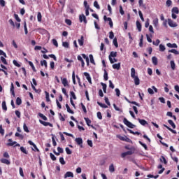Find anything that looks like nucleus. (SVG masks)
<instances>
[{"label": "nucleus", "instance_id": "nucleus-1", "mask_svg": "<svg viewBox=\"0 0 179 179\" xmlns=\"http://www.w3.org/2000/svg\"><path fill=\"white\" fill-rule=\"evenodd\" d=\"M123 122L126 127H128V128L134 129L136 127L135 124H132V122H129V120L126 117L124 118Z\"/></svg>", "mask_w": 179, "mask_h": 179}, {"label": "nucleus", "instance_id": "nucleus-2", "mask_svg": "<svg viewBox=\"0 0 179 179\" xmlns=\"http://www.w3.org/2000/svg\"><path fill=\"white\" fill-rule=\"evenodd\" d=\"M117 138L120 139V141H122L123 142H128L129 143H131L132 142V140L131 138L127 137V136H121V135H117Z\"/></svg>", "mask_w": 179, "mask_h": 179}, {"label": "nucleus", "instance_id": "nucleus-3", "mask_svg": "<svg viewBox=\"0 0 179 179\" xmlns=\"http://www.w3.org/2000/svg\"><path fill=\"white\" fill-rule=\"evenodd\" d=\"M134 153H135V151H134V150L131 149V150H129V151L122 152L121 154V157L122 159H124V157H127V156H131V155H134Z\"/></svg>", "mask_w": 179, "mask_h": 179}, {"label": "nucleus", "instance_id": "nucleus-4", "mask_svg": "<svg viewBox=\"0 0 179 179\" xmlns=\"http://www.w3.org/2000/svg\"><path fill=\"white\" fill-rule=\"evenodd\" d=\"M134 153H135V151H134V150L131 149V150H129V151L122 152L121 154V157L122 159H124V157H127V156H131V155H134Z\"/></svg>", "mask_w": 179, "mask_h": 179}, {"label": "nucleus", "instance_id": "nucleus-5", "mask_svg": "<svg viewBox=\"0 0 179 179\" xmlns=\"http://www.w3.org/2000/svg\"><path fill=\"white\" fill-rule=\"evenodd\" d=\"M8 142L9 143H7V146H13V145H15V146L20 147V144L17 143L16 141H12V138H9Z\"/></svg>", "mask_w": 179, "mask_h": 179}, {"label": "nucleus", "instance_id": "nucleus-6", "mask_svg": "<svg viewBox=\"0 0 179 179\" xmlns=\"http://www.w3.org/2000/svg\"><path fill=\"white\" fill-rule=\"evenodd\" d=\"M115 58L117 57V52H110V55H109V60L110 64H114V60H113V58Z\"/></svg>", "mask_w": 179, "mask_h": 179}, {"label": "nucleus", "instance_id": "nucleus-7", "mask_svg": "<svg viewBox=\"0 0 179 179\" xmlns=\"http://www.w3.org/2000/svg\"><path fill=\"white\" fill-rule=\"evenodd\" d=\"M103 20L105 22H107V21L109 22V26L110 29H113V20H111V17H107V15H104Z\"/></svg>", "mask_w": 179, "mask_h": 179}, {"label": "nucleus", "instance_id": "nucleus-8", "mask_svg": "<svg viewBox=\"0 0 179 179\" xmlns=\"http://www.w3.org/2000/svg\"><path fill=\"white\" fill-rule=\"evenodd\" d=\"M77 145H78L79 146H80V148H83V139H82V138L79 137V138H76L75 139Z\"/></svg>", "mask_w": 179, "mask_h": 179}, {"label": "nucleus", "instance_id": "nucleus-9", "mask_svg": "<svg viewBox=\"0 0 179 179\" xmlns=\"http://www.w3.org/2000/svg\"><path fill=\"white\" fill-rule=\"evenodd\" d=\"M168 24L170 27H177L178 26L176 22H174L171 19H168Z\"/></svg>", "mask_w": 179, "mask_h": 179}, {"label": "nucleus", "instance_id": "nucleus-10", "mask_svg": "<svg viewBox=\"0 0 179 179\" xmlns=\"http://www.w3.org/2000/svg\"><path fill=\"white\" fill-rule=\"evenodd\" d=\"M79 21L80 23H82V22H84L85 24L87 23V20H86V16H85L83 14L79 15Z\"/></svg>", "mask_w": 179, "mask_h": 179}, {"label": "nucleus", "instance_id": "nucleus-11", "mask_svg": "<svg viewBox=\"0 0 179 179\" xmlns=\"http://www.w3.org/2000/svg\"><path fill=\"white\" fill-rule=\"evenodd\" d=\"M39 122H40V124H42V125H43L44 127H50L51 128H52V127H53L52 124H51L48 122H44L41 120H39Z\"/></svg>", "mask_w": 179, "mask_h": 179}, {"label": "nucleus", "instance_id": "nucleus-12", "mask_svg": "<svg viewBox=\"0 0 179 179\" xmlns=\"http://www.w3.org/2000/svg\"><path fill=\"white\" fill-rule=\"evenodd\" d=\"M61 80L64 87H69V83H68V80L66 78H62V77H61Z\"/></svg>", "mask_w": 179, "mask_h": 179}, {"label": "nucleus", "instance_id": "nucleus-13", "mask_svg": "<svg viewBox=\"0 0 179 179\" xmlns=\"http://www.w3.org/2000/svg\"><path fill=\"white\" fill-rule=\"evenodd\" d=\"M84 76H85L87 80L89 82L90 85H92V77H90V74L87 72H85Z\"/></svg>", "mask_w": 179, "mask_h": 179}, {"label": "nucleus", "instance_id": "nucleus-14", "mask_svg": "<svg viewBox=\"0 0 179 179\" xmlns=\"http://www.w3.org/2000/svg\"><path fill=\"white\" fill-rule=\"evenodd\" d=\"M1 163H3V164H7L8 166H9V164H10V161H9V159H5V158H2L0 159Z\"/></svg>", "mask_w": 179, "mask_h": 179}, {"label": "nucleus", "instance_id": "nucleus-15", "mask_svg": "<svg viewBox=\"0 0 179 179\" xmlns=\"http://www.w3.org/2000/svg\"><path fill=\"white\" fill-rule=\"evenodd\" d=\"M69 177H71V178H73V173L71 171H68L64 174V178H68Z\"/></svg>", "mask_w": 179, "mask_h": 179}, {"label": "nucleus", "instance_id": "nucleus-16", "mask_svg": "<svg viewBox=\"0 0 179 179\" xmlns=\"http://www.w3.org/2000/svg\"><path fill=\"white\" fill-rule=\"evenodd\" d=\"M112 66L113 69H117V71H120V69H121V63L113 64Z\"/></svg>", "mask_w": 179, "mask_h": 179}, {"label": "nucleus", "instance_id": "nucleus-17", "mask_svg": "<svg viewBox=\"0 0 179 179\" xmlns=\"http://www.w3.org/2000/svg\"><path fill=\"white\" fill-rule=\"evenodd\" d=\"M157 169H161V170L159 171L158 174H163L164 170H166L165 168H163V165H162V164L158 165Z\"/></svg>", "mask_w": 179, "mask_h": 179}, {"label": "nucleus", "instance_id": "nucleus-18", "mask_svg": "<svg viewBox=\"0 0 179 179\" xmlns=\"http://www.w3.org/2000/svg\"><path fill=\"white\" fill-rule=\"evenodd\" d=\"M133 79H134V85H136V86H138V85L141 83V80H139V78L136 76L133 78Z\"/></svg>", "mask_w": 179, "mask_h": 179}, {"label": "nucleus", "instance_id": "nucleus-19", "mask_svg": "<svg viewBox=\"0 0 179 179\" xmlns=\"http://www.w3.org/2000/svg\"><path fill=\"white\" fill-rule=\"evenodd\" d=\"M136 24L138 31H142V24L139 21H136Z\"/></svg>", "mask_w": 179, "mask_h": 179}, {"label": "nucleus", "instance_id": "nucleus-20", "mask_svg": "<svg viewBox=\"0 0 179 179\" xmlns=\"http://www.w3.org/2000/svg\"><path fill=\"white\" fill-rule=\"evenodd\" d=\"M138 122H140L141 125H146L148 124V122H146V120H143V119H139L138 118Z\"/></svg>", "mask_w": 179, "mask_h": 179}, {"label": "nucleus", "instance_id": "nucleus-21", "mask_svg": "<svg viewBox=\"0 0 179 179\" xmlns=\"http://www.w3.org/2000/svg\"><path fill=\"white\" fill-rule=\"evenodd\" d=\"M167 47H169V48H177L178 46L176 44V43H167L166 44Z\"/></svg>", "mask_w": 179, "mask_h": 179}, {"label": "nucleus", "instance_id": "nucleus-22", "mask_svg": "<svg viewBox=\"0 0 179 179\" xmlns=\"http://www.w3.org/2000/svg\"><path fill=\"white\" fill-rule=\"evenodd\" d=\"M164 127L165 128H166V129H168L169 131H170L171 132H172V134H177V131L173 129H171V127H169V126L164 124Z\"/></svg>", "mask_w": 179, "mask_h": 179}, {"label": "nucleus", "instance_id": "nucleus-23", "mask_svg": "<svg viewBox=\"0 0 179 179\" xmlns=\"http://www.w3.org/2000/svg\"><path fill=\"white\" fill-rule=\"evenodd\" d=\"M135 73H136V72L135 71V69L134 68H131V76L132 79L134 78H136V76H135Z\"/></svg>", "mask_w": 179, "mask_h": 179}, {"label": "nucleus", "instance_id": "nucleus-24", "mask_svg": "<svg viewBox=\"0 0 179 179\" xmlns=\"http://www.w3.org/2000/svg\"><path fill=\"white\" fill-rule=\"evenodd\" d=\"M20 150H21L22 153H24V155H29V151H27L24 147H20Z\"/></svg>", "mask_w": 179, "mask_h": 179}, {"label": "nucleus", "instance_id": "nucleus-25", "mask_svg": "<svg viewBox=\"0 0 179 179\" xmlns=\"http://www.w3.org/2000/svg\"><path fill=\"white\" fill-rule=\"evenodd\" d=\"M79 45L82 46L83 45V43L85 41V38H83V36H81L80 38L78 40Z\"/></svg>", "mask_w": 179, "mask_h": 179}, {"label": "nucleus", "instance_id": "nucleus-26", "mask_svg": "<svg viewBox=\"0 0 179 179\" xmlns=\"http://www.w3.org/2000/svg\"><path fill=\"white\" fill-rule=\"evenodd\" d=\"M66 108L68 113H69L70 114H74L73 110H72L71 109V108L69 107V105H68V103L66 104Z\"/></svg>", "mask_w": 179, "mask_h": 179}, {"label": "nucleus", "instance_id": "nucleus-27", "mask_svg": "<svg viewBox=\"0 0 179 179\" xmlns=\"http://www.w3.org/2000/svg\"><path fill=\"white\" fill-rule=\"evenodd\" d=\"M2 109L4 110V111L8 110V107L6 106V101H3L1 103Z\"/></svg>", "mask_w": 179, "mask_h": 179}, {"label": "nucleus", "instance_id": "nucleus-28", "mask_svg": "<svg viewBox=\"0 0 179 179\" xmlns=\"http://www.w3.org/2000/svg\"><path fill=\"white\" fill-rule=\"evenodd\" d=\"M110 173H114L115 171V168H114V164H111L109 166Z\"/></svg>", "mask_w": 179, "mask_h": 179}, {"label": "nucleus", "instance_id": "nucleus-29", "mask_svg": "<svg viewBox=\"0 0 179 179\" xmlns=\"http://www.w3.org/2000/svg\"><path fill=\"white\" fill-rule=\"evenodd\" d=\"M127 131L130 133L132 134V135H141V133L139 131H134L131 129H128Z\"/></svg>", "mask_w": 179, "mask_h": 179}, {"label": "nucleus", "instance_id": "nucleus-30", "mask_svg": "<svg viewBox=\"0 0 179 179\" xmlns=\"http://www.w3.org/2000/svg\"><path fill=\"white\" fill-rule=\"evenodd\" d=\"M103 79L104 80H108V73H107V71L106 69H104Z\"/></svg>", "mask_w": 179, "mask_h": 179}, {"label": "nucleus", "instance_id": "nucleus-31", "mask_svg": "<svg viewBox=\"0 0 179 179\" xmlns=\"http://www.w3.org/2000/svg\"><path fill=\"white\" fill-rule=\"evenodd\" d=\"M153 25L155 26V27H157L158 24H159V19L158 18H155L152 21Z\"/></svg>", "mask_w": 179, "mask_h": 179}, {"label": "nucleus", "instance_id": "nucleus-32", "mask_svg": "<svg viewBox=\"0 0 179 179\" xmlns=\"http://www.w3.org/2000/svg\"><path fill=\"white\" fill-rule=\"evenodd\" d=\"M172 13H176V15H178L179 13L178 7H173L172 8Z\"/></svg>", "mask_w": 179, "mask_h": 179}, {"label": "nucleus", "instance_id": "nucleus-33", "mask_svg": "<svg viewBox=\"0 0 179 179\" xmlns=\"http://www.w3.org/2000/svg\"><path fill=\"white\" fill-rule=\"evenodd\" d=\"M152 61L153 65H155V66L157 65V64H158L157 57H152Z\"/></svg>", "mask_w": 179, "mask_h": 179}, {"label": "nucleus", "instance_id": "nucleus-34", "mask_svg": "<svg viewBox=\"0 0 179 179\" xmlns=\"http://www.w3.org/2000/svg\"><path fill=\"white\" fill-rule=\"evenodd\" d=\"M38 116L41 117V118H42V120H43V121H47L48 120V118H47L46 117H45V115H44L43 113H38Z\"/></svg>", "mask_w": 179, "mask_h": 179}, {"label": "nucleus", "instance_id": "nucleus-35", "mask_svg": "<svg viewBox=\"0 0 179 179\" xmlns=\"http://www.w3.org/2000/svg\"><path fill=\"white\" fill-rule=\"evenodd\" d=\"M97 104H98V106H99L102 108H108V106L107 105H106L104 103H102L101 102H99V101H97Z\"/></svg>", "mask_w": 179, "mask_h": 179}, {"label": "nucleus", "instance_id": "nucleus-36", "mask_svg": "<svg viewBox=\"0 0 179 179\" xmlns=\"http://www.w3.org/2000/svg\"><path fill=\"white\" fill-rule=\"evenodd\" d=\"M101 85L103 87V92L107 93V85L103 83H101Z\"/></svg>", "mask_w": 179, "mask_h": 179}, {"label": "nucleus", "instance_id": "nucleus-37", "mask_svg": "<svg viewBox=\"0 0 179 179\" xmlns=\"http://www.w3.org/2000/svg\"><path fill=\"white\" fill-rule=\"evenodd\" d=\"M82 57L84 59H85L86 62H87V65L89 66V57H87L86 55L85 54H82Z\"/></svg>", "mask_w": 179, "mask_h": 179}, {"label": "nucleus", "instance_id": "nucleus-38", "mask_svg": "<svg viewBox=\"0 0 179 179\" xmlns=\"http://www.w3.org/2000/svg\"><path fill=\"white\" fill-rule=\"evenodd\" d=\"M41 66H45V69H47L48 64H47V61L46 60L41 61Z\"/></svg>", "mask_w": 179, "mask_h": 179}, {"label": "nucleus", "instance_id": "nucleus-39", "mask_svg": "<svg viewBox=\"0 0 179 179\" xmlns=\"http://www.w3.org/2000/svg\"><path fill=\"white\" fill-rule=\"evenodd\" d=\"M168 122H169V124L170 125H171V127H172V128H173V129H176V124H174V122H173V120H168Z\"/></svg>", "mask_w": 179, "mask_h": 179}, {"label": "nucleus", "instance_id": "nucleus-40", "mask_svg": "<svg viewBox=\"0 0 179 179\" xmlns=\"http://www.w3.org/2000/svg\"><path fill=\"white\" fill-rule=\"evenodd\" d=\"M84 120L86 122L87 125H88V127H90V124H92V120H90L89 117H85Z\"/></svg>", "mask_w": 179, "mask_h": 179}, {"label": "nucleus", "instance_id": "nucleus-41", "mask_svg": "<svg viewBox=\"0 0 179 179\" xmlns=\"http://www.w3.org/2000/svg\"><path fill=\"white\" fill-rule=\"evenodd\" d=\"M169 52H172L173 54H175V55H178L179 54V52L176 49L169 50Z\"/></svg>", "mask_w": 179, "mask_h": 179}, {"label": "nucleus", "instance_id": "nucleus-42", "mask_svg": "<svg viewBox=\"0 0 179 179\" xmlns=\"http://www.w3.org/2000/svg\"><path fill=\"white\" fill-rule=\"evenodd\" d=\"M171 68L173 71L176 70V63L174 62L173 60L171 61Z\"/></svg>", "mask_w": 179, "mask_h": 179}, {"label": "nucleus", "instance_id": "nucleus-43", "mask_svg": "<svg viewBox=\"0 0 179 179\" xmlns=\"http://www.w3.org/2000/svg\"><path fill=\"white\" fill-rule=\"evenodd\" d=\"M160 162L162 163H164V164H167V160L166 159V157H164V156L161 157Z\"/></svg>", "mask_w": 179, "mask_h": 179}, {"label": "nucleus", "instance_id": "nucleus-44", "mask_svg": "<svg viewBox=\"0 0 179 179\" xmlns=\"http://www.w3.org/2000/svg\"><path fill=\"white\" fill-rule=\"evenodd\" d=\"M83 111L84 113V114H87V110H86V106H85V105L83 104V103H80Z\"/></svg>", "mask_w": 179, "mask_h": 179}, {"label": "nucleus", "instance_id": "nucleus-45", "mask_svg": "<svg viewBox=\"0 0 179 179\" xmlns=\"http://www.w3.org/2000/svg\"><path fill=\"white\" fill-rule=\"evenodd\" d=\"M70 96L71 99H73V100H76V95L75 94V92H73V91L70 92Z\"/></svg>", "mask_w": 179, "mask_h": 179}, {"label": "nucleus", "instance_id": "nucleus-46", "mask_svg": "<svg viewBox=\"0 0 179 179\" xmlns=\"http://www.w3.org/2000/svg\"><path fill=\"white\" fill-rule=\"evenodd\" d=\"M159 51H161L162 52L164 51H166V47L164 46V45H163V44L159 45Z\"/></svg>", "mask_w": 179, "mask_h": 179}, {"label": "nucleus", "instance_id": "nucleus-47", "mask_svg": "<svg viewBox=\"0 0 179 179\" xmlns=\"http://www.w3.org/2000/svg\"><path fill=\"white\" fill-rule=\"evenodd\" d=\"M45 99H46V101H51V100L50 99V93H48L47 91L45 92Z\"/></svg>", "mask_w": 179, "mask_h": 179}, {"label": "nucleus", "instance_id": "nucleus-48", "mask_svg": "<svg viewBox=\"0 0 179 179\" xmlns=\"http://www.w3.org/2000/svg\"><path fill=\"white\" fill-rule=\"evenodd\" d=\"M113 44L115 45V47H116V48H118V42L117 41V38H114Z\"/></svg>", "mask_w": 179, "mask_h": 179}, {"label": "nucleus", "instance_id": "nucleus-49", "mask_svg": "<svg viewBox=\"0 0 179 179\" xmlns=\"http://www.w3.org/2000/svg\"><path fill=\"white\" fill-rule=\"evenodd\" d=\"M1 61L4 64V65H8V62L6 61V59L3 57V56H1Z\"/></svg>", "mask_w": 179, "mask_h": 179}, {"label": "nucleus", "instance_id": "nucleus-50", "mask_svg": "<svg viewBox=\"0 0 179 179\" xmlns=\"http://www.w3.org/2000/svg\"><path fill=\"white\" fill-rule=\"evenodd\" d=\"M90 60L91 64H93L94 65H96V63L94 62V59L93 58V55H90Z\"/></svg>", "mask_w": 179, "mask_h": 179}, {"label": "nucleus", "instance_id": "nucleus-51", "mask_svg": "<svg viewBox=\"0 0 179 179\" xmlns=\"http://www.w3.org/2000/svg\"><path fill=\"white\" fill-rule=\"evenodd\" d=\"M23 129L25 132H30V131L29 130V127H27V125H26V123H24L23 124Z\"/></svg>", "mask_w": 179, "mask_h": 179}, {"label": "nucleus", "instance_id": "nucleus-52", "mask_svg": "<svg viewBox=\"0 0 179 179\" xmlns=\"http://www.w3.org/2000/svg\"><path fill=\"white\" fill-rule=\"evenodd\" d=\"M29 65L31 66L34 72H36V67H34V64H33V62H28Z\"/></svg>", "mask_w": 179, "mask_h": 179}, {"label": "nucleus", "instance_id": "nucleus-53", "mask_svg": "<svg viewBox=\"0 0 179 179\" xmlns=\"http://www.w3.org/2000/svg\"><path fill=\"white\" fill-rule=\"evenodd\" d=\"M16 104L17 106H20V104H22V99H20V97L16 99Z\"/></svg>", "mask_w": 179, "mask_h": 179}, {"label": "nucleus", "instance_id": "nucleus-54", "mask_svg": "<svg viewBox=\"0 0 179 179\" xmlns=\"http://www.w3.org/2000/svg\"><path fill=\"white\" fill-rule=\"evenodd\" d=\"M140 47H143V35H141L139 43Z\"/></svg>", "mask_w": 179, "mask_h": 179}, {"label": "nucleus", "instance_id": "nucleus-55", "mask_svg": "<svg viewBox=\"0 0 179 179\" xmlns=\"http://www.w3.org/2000/svg\"><path fill=\"white\" fill-rule=\"evenodd\" d=\"M124 149H126L127 150H132V149L134 150V151L136 150L134 147H129V145L124 146Z\"/></svg>", "mask_w": 179, "mask_h": 179}, {"label": "nucleus", "instance_id": "nucleus-56", "mask_svg": "<svg viewBox=\"0 0 179 179\" xmlns=\"http://www.w3.org/2000/svg\"><path fill=\"white\" fill-rule=\"evenodd\" d=\"M50 157L53 162H55V160H57V157H55V155H54V154L51 152L50 153Z\"/></svg>", "mask_w": 179, "mask_h": 179}, {"label": "nucleus", "instance_id": "nucleus-57", "mask_svg": "<svg viewBox=\"0 0 179 179\" xmlns=\"http://www.w3.org/2000/svg\"><path fill=\"white\" fill-rule=\"evenodd\" d=\"M138 143H140L141 146L144 148L145 150H148V145H146V144L143 143L142 141H138Z\"/></svg>", "mask_w": 179, "mask_h": 179}, {"label": "nucleus", "instance_id": "nucleus-58", "mask_svg": "<svg viewBox=\"0 0 179 179\" xmlns=\"http://www.w3.org/2000/svg\"><path fill=\"white\" fill-rule=\"evenodd\" d=\"M42 17L43 16L41 15V13L38 12L37 15L38 22H41Z\"/></svg>", "mask_w": 179, "mask_h": 179}, {"label": "nucleus", "instance_id": "nucleus-59", "mask_svg": "<svg viewBox=\"0 0 179 179\" xmlns=\"http://www.w3.org/2000/svg\"><path fill=\"white\" fill-rule=\"evenodd\" d=\"M15 136L18 138H20L21 139H24V136H23V134H20L17 132L15 133Z\"/></svg>", "mask_w": 179, "mask_h": 179}, {"label": "nucleus", "instance_id": "nucleus-60", "mask_svg": "<svg viewBox=\"0 0 179 179\" xmlns=\"http://www.w3.org/2000/svg\"><path fill=\"white\" fill-rule=\"evenodd\" d=\"M94 6L97 9H100V5H99V3L97 2V1H95L94 2Z\"/></svg>", "mask_w": 179, "mask_h": 179}, {"label": "nucleus", "instance_id": "nucleus-61", "mask_svg": "<svg viewBox=\"0 0 179 179\" xmlns=\"http://www.w3.org/2000/svg\"><path fill=\"white\" fill-rule=\"evenodd\" d=\"M166 6H167L168 8H170V6L172 5L173 1H171V0H167L166 2Z\"/></svg>", "mask_w": 179, "mask_h": 179}, {"label": "nucleus", "instance_id": "nucleus-62", "mask_svg": "<svg viewBox=\"0 0 179 179\" xmlns=\"http://www.w3.org/2000/svg\"><path fill=\"white\" fill-rule=\"evenodd\" d=\"M152 44L153 45H156V46L159 45V44H160V40L157 39L156 41L152 42Z\"/></svg>", "mask_w": 179, "mask_h": 179}, {"label": "nucleus", "instance_id": "nucleus-63", "mask_svg": "<svg viewBox=\"0 0 179 179\" xmlns=\"http://www.w3.org/2000/svg\"><path fill=\"white\" fill-rule=\"evenodd\" d=\"M84 6H85V9H90V6H89V4H87V2L86 1H84Z\"/></svg>", "mask_w": 179, "mask_h": 179}, {"label": "nucleus", "instance_id": "nucleus-64", "mask_svg": "<svg viewBox=\"0 0 179 179\" xmlns=\"http://www.w3.org/2000/svg\"><path fill=\"white\" fill-rule=\"evenodd\" d=\"M52 42L53 45L56 46L57 48L58 47V41H57L56 39H52Z\"/></svg>", "mask_w": 179, "mask_h": 179}]
</instances>
